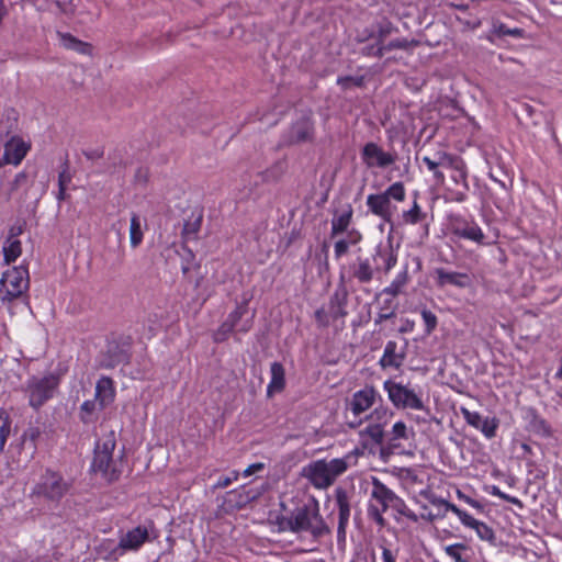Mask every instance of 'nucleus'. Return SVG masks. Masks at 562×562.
Returning <instances> with one entry per match:
<instances>
[{
	"instance_id": "nucleus-1",
	"label": "nucleus",
	"mask_w": 562,
	"mask_h": 562,
	"mask_svg": "<svg viewBox=\"0 0 562 562\" xmlns=\"http://www.w3.org/2000/svg\"><path fill=\"white\" fill-rule=\"evenodd\" d=\"M278 526L281 531L308 532L314 537H319L328 531L319 515L318 503L314 499L295 508L290 516L280 517Z\"/></svg>"
},
{
	"instance_id": "nucleus-2",
	"label": "nucleus",
	"mask_w": 562,
	"mask_h": 562,
	"mask_svg": "<svg viewBox=\"0 0 562 562\" xmlns=\"http://www.w3.org/2000/svg\"><path fill=\"white\" fill-rule=\"evenodd\" d=\"M351 460V456L330 460H316L303 468L302 475L306 477L314 487L327 488L339 475L348 470Z\"/></svg>"
},
{
	"instance_id": "nucleus-3",
	"label": "nucleus",
	"mask_w": 562,
	"mask_h": 562,
	"mask_svg": "<svg viewBox=\"0 0 562 562\" xmlns=\"http://www.w3.org/2000/svg\"><path fill=\"white\" fill-rule=\"evenodd\" d=\"M405 198L406 190L404 184L402 182H394L382 193L369 194L367 196V206L372 214L391 223L393 217L391 200L403 202Z\"/></svg>"
},
{
	"instance_id": "nucleus-4",
	"label": "nucleus",
	"mask_w": 562,
	"mask_h": 562,
	"mask_svg": "<svg viewBox=\"0 0 562 562\" xmlns=\"http://www.w3.org/2000/svg\"><path fill=\"white\" fill-rule=\"evenodd\" d=\"M393 413L383 405L376 406L367 417V426L359 431L363 446H379L384 439V427L389 424Z\"/></svg>"
},
{
	"instance_id": "nucleus-5",
	"label": "nucleus",
	"mask_w": 562,
	"mask_h": 562,
	"mask_svg": "<svg viewBox=\"0 0 562 562\" xmlns=\"http://www.w3.org/2000/svg\"><path fill=\"white\" fill-rule=\"evenodd\" d=\"M29 271L24 266L13 267L0 279V301L11 302L29 289Z\"/></svg>"
},
{
	"instance_id": "nucleus-6",
	"label": "nucleus",
	"mask_w": 562,
	"mask_h": 562,
	"mask_svg": "<svg viewBox=\"0 0 562 562\" xmlns=\"http://www.w3.org/2000/svg\"><path fill=\"white\" fill-rule=\"evenodd\" d=\"M383 389L395 407L414 411L425 409L422 397L414 390L391 380L383 383Z\"/></svg>"
},
{
	"instance_id": "nucleus-7",
	"label": "nucleus",
	"mask_w": 562,
	"mask_h": 562,
	"mask_svg": "<svg viewBox=\"0 0 562 562\" xmlns=\"http://www.w3.org/2000/svg\"><path fill=\"white\" fill-rule=\"evenodd\" d=\"M395 493L384 485L376 477H372V490L370 493L369 516L381 527L385 525L383 513L390 509Z\"/></svg>"
},
{
	"instance_id": "nucleus-8",
	"label": "nucleus",
	"mask_w": 562,
	"mask_h": 562,
	"mask_svg": "<svg viewBox=\"0 0 562 562\" xmlns=\"http://www.w3.org/2000/svg\"><path fill=\"white\" fill-rule=\"evenodd\" d=\"M57 385L58 380L54 375L33 376L26 384L29 404L35 409L40 408L46 401L53 397Z\"/></svg>"
},
{
	"instance_id": "nucleus-9",
	"label": "nucleus",
	"mask_w": 562,
	"mask_h": 562,
	"mask_svg": "<svg viewBox=\"0 0 562 562\" xmlns=\"http://www.w3.org/2000/svg\"><path fill=\"white\" fill-rule=\"evenodd\" d=\"M69 490V484L61 475L46 471L33 488V494L49 501H59Z\"/></svg>"
},
{
	"instance_id": "nucleus-10",
	"label": "nucleus",
	"mask_w": 562,
	"mask_h": 562,
	"mask_svg": "<svg viewBox=\"0 0 562 562\" xmlns=\"http://www.w3.org/2000/svg\"><path fill=\"white\" fill-rule=\"evenodd\" d=\"M361 160L369 169H384L395 162L396 154L385 151L378 144L370 142L361 150Z\"/></svg>"
},
{
	"instance_id": "nucleus-11",
	"label": "nucleus",
	"mask_w": 562,
	"mask_h": 562,
	"mask_svg": "<svg viewBox=\"0 0 562 562\" xmlns=\"http://www.w3.org/2000/svg\"><path fill=\"white\" fill-rule=\"evenodd\" d=\"M378 401H381V395L373 386L366 385L351 395L348 407L355 416H359L371 408Z\"/></svg>"
},
{
	"instance_id": "nucleus-12",
	"label": "nucleus",
	"mask_w": 562,
	"mask_h": 562,
	"mask_svg": "<svg viewBox=\"0 0 562 562\" xmlns=\"http://www.w3.org/2000/svg\"><path fill=\"white\" fill-rule=\"evenodd\" d=\"M31 148V144L25 142L23 138L19 136L11 137L4 144V153L0 158V168L4 165H14L18 166L23 158L26 156Z\"/></svg>"
},
{
	"instance_id": "nucleus-13",
	"label": "nucleus",
	"mask_w": 562,
	"mask_h": 562,
	"mask_svg": "<svg viewBox=\"0 0 562 562\" xmlns=\"http://www.w3.org/2000/svg\"><path fill=\"white\" fill-rule=\"evenodd\" d=\"M434 273L438 288L454 286L457 289H467L473 284L472 276L465 272L449 271L443 268H436Z\"/></svg>"
},
{
	"instance_id": "nucleus-14",
	"label": "nucleus",
	"mask_w": 562,
	"mask_h": 562,
	"mask_svg": "<svg viewBox=\"0 0 562 562\" xmlns=\"http://www.w3.org/2000/svg\"><path fill=\"white\" fill-rule=\"evenodd\" d=\"M461 414L465 422L479 429L486 438H494L498 428V419L496 418H483L477 412H471L468 408L461 407Z\"/></svg>"
},
{
	"instance_id": "nucleus-15",
	"label": "nucleus",
	"mask_w": 562,
	"mask_h": 562,
	"mask_svg": "<svg viewBox=\"0 0 562 562\" xmlns=\"http://www.w3.org/2000/svg\"><path fill=\"white\" fill-rule=\"evenodd\" d=\"M425 473L418 469L401 468L397 471V477L402 486L412 494L419 495V488H428L424 480Z\"/></svg>"
},
{
	"instance_id": "nucleus-16",
	"label": "nucleus",
	"mask_w": 562,
	"mask_h": 562,
	"mask_svg": "<svg viewBox=\"0 0 562 562\" xmlns=\"http://www.w3.org/2000/svg\"><path fill=\"white\" fill-rule=\"evenodd\" d=\"M314 136V124L310 116H302L295 121L286 133V142L297 144L312 140Z\"/></svg>"
},
{
	"instance_id": "nucleus-17",
	"label": "nucleus",
	"mask_w": 562,
	"mask_h": 562,
	"mask_svg": "<svg viewBox=\"0 0 562 562\" xmlns=\"http://www.w3.org/2000/svg\"><path fill=\"white\" fill-rule=\"evenodd\" d=\"M22 225H15L10 228L8 237L5 238L2 246L3 261L5 265H10L21 256L22 244L19 239V236L22 234Z\"/></svg>"
},
{
	"instance_id": "nucleus-18",
	"label": "nucleus",
	"mask_w": 562,
	"mask_h": 562,
	"mask_svg": "<svg viewBox=\"0 0 562 562\" xmlns=\"http://www.w3.org/2000/svg\"><path fill=\"white\" fill-rule=\"evenodd\" d=\"M373 261L376 270L389 272L397 262V252L392 244V239L385 244H379L373 255Z\"/></svg>"
},
{
	"instance_id": "nucleus-19",
	"label": "nucleus",
	"mask_w": 562,
	"mask_h": 562,
	"mask_svg": "<svg viewBox=\"0 0 562 562\" xmlns=\"http://www.w3.org/2000/svg\"><path fill=\"white\" fill-rule=\"evenodd\" d=\"M249 297H244V300L237 303L236 307L228 314L226 321L231 323L235 330L238 333L246 334L252 327V317L241 322L243 317L248 313V303Z\"/></svg>"
},
{
	"instance_id": "nucleus-20",
	"label": "nucleus",
	"mask_w": 562,
	"mask_h": 562,
	"mask_svg": "<svg viewBox=\"0 0 562 562\" xmlns=\"http://www.w3.org/2000/svg\"><path fill=\"white\" fill-rule=\"evenodd\" d=\"M91 468L94 472H100L108 481H114L119 477L112 454L94 451Z\"/></svg>"
},
{
	"instance_id": "nucleus-21",
	"label": "nucleus",
	"mask_w": 562,
	"mask_h": 562,
	"mask_svg": "<svg viewBox=\"0 0 562 562\" xmlns=\"http://www.w3.org/2000/svg\"><path fill=\"white\" fill-rule=\"evenodd\" d=\"M148 530L146 527L137 526L128 530L120 539L123 552L136 551L148 540Z\"/></svg>"
},
{
	"instance_id": "nucleus-22",
	"label": "nucleus",
	"mask_w": 562,
	"mask_h": 562,
	"mask_svg": "<svg viewBox=\"0 0 562 562\" xmlns=\"http://www.w3.org/2000/svg\"><path fill=\"white\" fill-rule=\"evenodd\" d=\"M115 398V387L112 379L102 376L95 384L94 400L98 402L99 409L109 406Z\"/></svg>"
},
{
	"instance_id": "nucleus-23",
	"label": "nucleus",
	"mask_w": 562,
	"mask_h": 562,
	"mask_svg": "<svg viewBox=\"0 0 562 562\" xmlns=\"http://www.w3.org/2000/svg\"><path fill=\"white\" fill-rule=\"evenodd\" d=\"M452 232L460 238L469 239L479 244L483 243L484 239V234L481 227L473 222L469 223L465 221H458L453 224Z\"/></svg>"
},
{
	"instance_id": "nucleus-24",
	"label": "nucleus",
	"mask_w": 562,
	"mask_h": 562,
	"mask_svg": "<svg viewBox=\"0 0 562 562\" xmlns=\"http://www.w3.org/2000/svg\"><path fill=\"white\" fill-rule=\"evenodd\" d=\"M97 555L105 561H117L123 554V549L120 541L116 542L112 539H103L95 547Z\"/></svg>"
},
{
	"instance_id": "nucleus-25",
	"label": "nucleus",
	"mask_w": 562,
	"mask_h": 562,
	"mask_svg": "<svg viewBox=\"0 0 562 562\" xmlns=\"http://www.w3.org/2000/svg\"><path fill=\"white\" fill-rule=\"evenodd\" d=\"M353 210L350 204L345 205L341 210L337 211L331 218V236H336L346 232L351 223Z\"/></svg>"
},
{
	"instance_id": "nucleus-26",
	"label": "nucleus",
	"mask_w": 562,
	"mask_h": 562,
	"mask_svg": "<svg viewBox=\"0 0 562 562\" xmlns=\"http://www.w3.org/2000/svg\"><path fill=\"white\" fill-rule=\"evenodd\" d=\"M271 379L267 386V394L271 396L280 393L285 386V372L280 362H273L270 367Z\"/></svg>"
},
{
	"instance_id": "nucleus-27",
	"label": "nucleus",
	"mask_w": 562,
	"mask_h": 562,
	"mask_svg": "<svg viewBox=\"0 0 562 562\" xmlns=\"http://www.w3.org/2000/svg\"><path fill=\"white\" fill-rule=\"evenodd\" d=\"M57 37L59 44L66 49H71L83 55L91 53V46L88 43L76 38L70 33L57 32Z\"/></svg>"
},
{
	"instance_id": "nucleus-28",
	"label": "nucleus",
	"mask_w": 562,
	"mask_h": 562,
	"mask_svg": "<svg viewBox=\"0 0 562 562\" xmlns=\"http://www.w3.org/2000/svg\"><path fill=\"white\" fill-rule=\"evenodd\" d=\"M397 344L395 341H387L383 355L380 359V364L383 368L392 367L400 368L403 363L404 357L396 352Z\"/></svg>"
},
{
	"instance_id": "nucleus-29",
	"label": "nucleus",
	"mask_w": 562,
	"mask_h": 562,
	"mask_svg": "<svg viewBox=\"0 0 562 562\" xmlns=\"http://www.w3.org/2000/svg\"><path fill=\"white\" fill-rule=\"evenodd\" d=\"M438 164L441 167L452 168L457 172H460V178L463 182L467 180V171L464 162L456 156L447 154L445 151L437 153Z\"/></svg>"
},
{
	"instance_id": "nucleus-30",
	"label": "nucleus",
	"mask_w": 562,
	"mask_h": 562,
	"mask_svg": "<svg viewBox=\"0 0 562 562\" xmlns=\"http://www.w3.org/2000/svg\"><path fill=\"white\" fill-rule=\"evenodd\" d=\"M414 435V430L408 428L402 420L396 422L389 432V442L392 448L398 446V440H407Z\"/></svg>"
},
{
	"instance_id": "nucleus-31",
	"label": "nucleus",
	"mask_w": 562,
	"mask_h": 562,
	"mask_svg": "<svg viewBox=\"0 0 562 562\" xmlns=\"http://www.w3.org/2000/svg\"><path fill=\"white\" fill-rule=\"evenodd\" d=\"M390 509H393L398 516L406 517L414 522L418 521V516L409 509L406 503L396 494L394 495Z\"/></svg>"
},
{
	"instance_id": "nucleus-32",
	"label": "nucleus",
	"mask_w": 562,
	"mask_h": 562,
	"mask_svg": "<svg viewBox=\"0 0 562 562\" xmlns=\"http://www.w3.org/2000/svg\"><path fill=\"white\" fill-rule=\"evenodd\" d=\"M420 205L416 200L413 201L412 207L402 213V222L408 225H415L425 218Z\"/></svg>"
},
{
	"instance_id": "nucleus-33",
	"label": "nucleus",
	"mask_w": 562,
	"mask_h": 562,
	"mask_svg": "<svg viewBox=\"0 0 562 562\" xmlns=\"http://www.w3.org/2000/svg\"><path fill=\"white\" fill-rule=\"evenodd\" d=\"M130 241L133 248L138 247L143 241V229L138 215L133 214L130 225Z\"/></svg>"
},
{
	"instance_id": "nucleus-34",
	"label": "nucleus",
	"mask_w": 562,
	"mask_h": 562,
	"mask_svg": "<svg viewBox=\"0 0 562 562\" xmlns=\"http://www.w3.org/2000/svg\"><path fill=\"white\" fill-rule=\"evenodd\" d=\"M115 446H116L115 432L113 430H111L97 442L94 451L113 456Z\"/></svg>"
},
{
	"instance_id": "nucleus-35",
	"label": "nucleus",
	"mask_w": 562,
	"mask_h": 562,
	"mask_svg": "<svg viewBox=\"0 0 562 562\" xmlns=\"http://www.w3.org/2000/svg\"><path fill=\"white\" fill-rule=\"evenodd\" d=\"M353 276L361 283H368L372 280L373 269L367 259L359 260V263L353 271Z\"/></svg>"
},
{
	"instance_id": "nucleus-36",
	"label": "nucleus",
	"mask_w": 562,
	"mask_h": 562,
	"mask_svg": "<svg viewBox=\"0 0 562 562\" xmlns=\"http://www.w3.org/2000/svg\"><path fill=\"white\" fill-rule=\"evenodd\" d=\"M409 47V42L405 38H397L394 41H391L386 45H381L375 50V55L379 57H382L385 53L392 50V49H407Z\"/></svg>"
},
{
	"instance_id": "nucleus-37",
	"label": "nucleus",
	"mask_w": 562,
	"mask_h": 562,
	"mask_svg": "<svg viewBox=\"0 0 562 562\" xmlns=\"http://www.w3.org/2000/svg\"><path fill=\"white\" fill-rule=\"evenodd\" d=\"M407 282V272H401L396 276V278L391 282L389 286L384 289V293L390 294L392 296H396L401 293L402 288Z\"/></svg>"
},
{
	"instance_id": "nucleus-38",
	"label": "nucleus",
	"mask_w": 562,
	"mask_h": 562,
	"mask_svg": "<svg viewBox=\"0 0 562 562\" xmlns=\"http://www.w3.org/2000/svg\"><path fill=\"white\" fill-rule=\"evenodd\" d=\"M0 419L2 420V424L0 425V450H3L11 432V420L8 414L3 411H0Z\"/></svg>"
},
{
	"instance_id": "nucleus-39",
	"label": "nucleus",
	"mask_w": 562,
	"mask_h": 562,
	"mask_svg": "<svg viewBox=\"0 0 562 562\" xmlns=\"http://www.w3.org/2000/svg\"><path fill=\"white\" fill-rule=\"evenodd\" d=\"M419 495L427 498L434 506L445 507L446 510H450V506H456L454 504L434 495L429 487L419 488Z\"/></svg>"
},
{
	"instance_id": "nucleus-40",
	"label": "nucleus",
	"mask_w": 562,
	"mask_h": 562,
	"mask_svg": "<svg viewBox=\"0 0 562 562\" xmlns=\"http://www.w3.org/2000/svg\"><path fill=\"white\" fill-rule=\"evenodd\" d=\"M450 512H452L454 515L458 516L460 521L468 528L473 529L474 526L477 522V519H475L473 516L468 514L467 512L460 509L458 506H450Z\"/></svg>"
},
{
	"instance_id": "nucleus-41",
	"label": "nucleus",
	"mask_w": 562,
	"mask_h": 562,
	"mask_svg": "<svg viewBox=\"0 0 562 562\" xmlns=\"http://www.w3.org/2000/svg\"><path fill=\"white\" fill-rule=\"evenodd\" d=\"M99 409L98 402L95 400L85 401L80 407L81 411V419L83 423H89L91 420V415Z\"/></svg>"
},
{
	"instance_id": "nucleus-42",
	"label": "nucleus",
	"mask_w": 562,
	"mask_h": 562,
	"mask_svg": "<svg viewBox=\"0 0 562 562\" xmlns=\"http://www.w3.org/2000/svg\"><path fill=\"white\" fill-rule=\"evenodd\" d=\"M234 330V326L225 319L222 325L214 331L213 338L216 342L224 341Z\"/></svg>"
},
{
	"instance_id": "nucleus-43",
	"label": "nucleus",
	"mask_w": 562,
	"mask_h": 562,
	"mask_svg": "<svg viewBox=\"0 0 562 562\" xmlns=\"http://www.w3.org/2000/svg\"><path fill=\"white\" fill-rule=\"evenodd\" d=\"M465 550V546L463 543H454L447 546L445 548V552L448 557H450L454 562H469L464 560L461 555V551Z\"/></svg>"
},
{
	"instance_id": "nucleus-44",
	"label": "nucleus",
	"mask_w": 562,
	"mask_h": 562,
	"mask_svg": "<svg viewBox=\"0 0 562 562\" xmlns=\"http://www.w3.org/2000/svg\"><path fill=\"white\" fill-rule=\"evenodd\" d=\"M423 162L427 166L428 170L431 171L435 176V178L439 181H443L445 176L443 173L438 169L440 164H438V156L436 155L435 158H431L429 156L423 157Z\"/></svg>"
},
{
	"instance_id": "nucleus-45",
	"label": "nucleus",
	"mask_w": 562,
	"mask_h": 562,
	"mask_svg": "<svg viewBox=\"0 0 562 562\" xmlns=\"http://www.w3.org/2000/svg\"><path fill=\"white\" fill-rule=\"evenodd\" d=\"M473 530H475L479 538L485 541H491L494 539V531L490 528L485 522L477 520Z\"/></svg>"
},
{
	"instance_id": "nucleus-46",
	"label": "nucleus",
	"mask_w": 562,
	"mask_h": 562,
	"mask_svg": "<svg viewBox=\"0 0 562 562\" xmlns=\"http://www.w3.org/2000/svg\"><path fill=\"white\" fill-rule=\"evenodd\" d=\"M422 317L426 325V333L431 334L437 326V316L429 310H423Z\"/></svg>"
},
{
	"instance_id": "nucleus-47",
	"label": "nucleus",
	"mask_w": 562,
	"mask_h": 562,
	"mask_svg": "<svg viewBox=\"0 0 562 562\" xmlns=\"http://www.w3.org/2000/svg\"><path fill=\"white\" fill-rule=\"evenodd\" d=\"M41 436V429L38 427H30L24 431L22 439L24 443L30 442L33 449H36V440Z\"/></svg>"
},
{
	"instance_id": "nucleus-48",
	"label": "nucleus",
	"mask_w": 562,
	"mask_h": 562,
	"mask_svg": "<svg viewBox=\"0 0 562 562\" xmlns=\"http://www.w3.org/2000/svg\"><path fill=\"white\" fill-rule=\"evenodd\" d=\"M330 307L334 318L344 317L346 315V311L344 310L342 302L339 296L336 294L330 300Z\"/></svg>"
},
{
	"instance_id": "nucleus-49",
	"label": "nucleus",
	"mask_w": 562,
	"mask_h": 562,
	"mask_svg": "<svg viewBox=\"0 0 562 562\" xmlns=\"http://www.w3.org/2000/svg\"><path fill=\"white\" fill-rule=\"evenodd\" d=\"M339 528H344L346 522L348 521L350 509L348 504L345 501L339 499Z\"/></svg>"
},
{
	"instance_id": "nucleus-50",
	"label": "nucleus",
	"mask_w": 562,
	"mask_h": 562,
	"mask_svg": "<svg viewBox=\"0 0 562 562\" xmlns=\"http://www.w3.org/2000/svg\"><path fill=\"white\" fill-rule=\"evenodd\" d=\"M238 479V472L233 471L231 475L222 476L217 480L214 487L215 488H225L231 485L234 481Z\"/></svg>"
},
{
	"instance_id": "nucleus-51",
	"label": "nucleus",
	"mask_w": 562,
	"mask_h": 562,
	"mask_svg": "<svg viewBox=\"0 0 562 562\" xmlns=\"http://www.w3.org/2000/svg\"><path fill=\"white\" fill-rule=\"evenodd\" d=\"M346 232H347L346 238H342V239L346 240L349 246H355L361 241L362 234L358 229L352 228L349 231L347 229Z\"/></svg>"
},
{
	"instance_id": "nucleus-52",
	"label": "nucleus",
	"mask_w": 562,
	"mask_h": 562,
	"mask_svg": "<svg viewBox=\"0 0 562 562\" xmlns=\"http://www.w3.org/2000/svg\"><path fill=\"white\" fill-rule=\"evenodd\" d=\"M349 245L347 244L346 240L344 239H339L335 243V246H334V254H335V257L337 259H339L341 256H344L345 254L348 252V249H349Z\"/></svg>"
},
{
	"instance_id": "nucleus-53",
	"label": "nucleus",
	"mask_w": 562,
	"mask_h": 562,
	"mask_svg": "<svg viewBox=\"0 0 562 562\" xmlns=\"http://www.w3.org/2000/svg\"><path fill=\"white\" fill-rule=\"evenodd\" d=\"M457 497L460 499V501H463L464 503H467L468 505H470L471 507L473 508H476L479 510H481L483 508L482 504L473 498H471L470 496L465 495L462 491L460 490H457Z\"/></svg>"
},
{
	"instance_id": "nucleus-54",
	"label": "nucleus",
	"mask_w": 562,
	"mask_h": 562,
	"mask_svg": "<svg viewBox=\"0 0 562 562\" xmlns=\"http://www.w3.org/2000/svg\"><path fill=\"white\" fill-rule=\"evenodd\" d=\"M71 181V175L69 171L65 168L63 171L58 175V187L59 188H66Z\"/></svg>"
},
{
	"instance_id": "nucleus-55",
	"label": "nucleus",
	"mask_w": 562,
	"mask_h": 562,
	"mask_svg": "<svg viewBox=\"0 0 562 562\" xmlns=\"http://www.w3.org/2000/svg\"><path fill=\"white\" fill-rule=\"evenodd\" d=\"M315 319L319 326H327L328 325V316L324 308H319L315 312Z\"/></svg>"
},
{
	"instance_id": "nucleus-56",
	"label": "nucleus",
	"mask_w": 562,
	"mask_h": 562,
	"mask_svg": "<svg viewBox=\"0 0 562 562\" xmlns=\"http://www.w3.org/2000/svg\"><path fill=\"white\" fill-rule=\"evenodd\" d=\"M263 463H252L244 470V476H249L263 469Z\"/></svg>"
},
{
	"instance_id": "nucleus-57",
	"label": "nucleus",
	"mask_w": 562,
	"mask_h": 562,
	"mask_svg": "<svg viewBox=\"0 0 562 562\" xmlns=\"http://www.w3.org/2000/svg\"><path fill=\"white\" fill-rule=\"evenodd\" d=\"M499 498L506 501V502H509L518 507H522V503L519 498L515 497V496H510L504 492H501V495H499Z\"/></svg>"
},
{
	"instance_id": "nucleus-58",
	"label": "nucleus",
	"mask_w": 562,
	"mask_h": 562,
	"mask_svg": "<svg viewBox=\"0 0 562 562\" xmlns=\"http://www.w3.org/2000/svg\"><path fill=\"white\" fill-rule=\"evenodd\" d=\"M393 315H394L393 311L382 310L375 318V324H381L383 321L391 318Z\"/></svg>"
},
{
	"instance_id": "nucleus-59",
	"label": "nucleus",
	"mask_w": 562,
	"mask_h": 562,
	"mask_svg": "<svg viewBox=\"0 0 562 562\" xmlns=\"http://www.w3.org/2000/svg\"><path fill=\"white\" fill-rule=\"evenodd\" d=\"M382 562H395V555L385 547L382 549Z\"/></svg>"
},
{
	"instance_id": "nucleus-60",
	"label": "nucleus",
	"mask_w": 562,
	"mask_h": 562,
	"mask_svg": "<svg viewBox=\"0 0 562 562\" xmlns=\"http://www.w3.org/2000/svg\"><path fill=\"white\" fill-rule=\"evenodd\" d=\"M501 32L505 35H512V36H520L521 30L514 29V30H501Z\"/></svg>"
},
{
	"instance_id": "nucleus-61",
	"label": "nucleus",
	"mask_w": 562,
	"mask_h": 562,
	"mask_svg": "<svg viewBox=\"0 0 562 562\" xmlns=\"http://www.w3.org/2000/svg\"><path fill=\"white\" fill-rule=\"evenodd\" d=\"M501 488L498 486L493 485L490 490V493L496 497H499L501 495Z\"/></svg>"
},
{
	"instance_id": "nucleus-62",
	"label": "nucleus",
	"mask_w": 562,
	"mask_h": 562,
	"mask_svg": "<svg viewBox=\"0 0 562 562\" xmlns=\"http://www.w3.org/2000/svg\"><path fill=\"white\" fill-rule=\"evenodd\" d=\"M413 327H414V323L407 321L406 325L403 328H401V331H411V330H413Z\"/></svg>"
},
{
	"instance_id": "nucleus-63",
	"label": "nucleus",
	"mask_w": 562,
	"mask_h": 562,
	"mask_svg": "<svg viewBox=\"0 0 562 562\" xmlns=\"http://www.w3.org/2000/svg\"><path fill=\"white\" fill-rule=\"evenodd\" d=\"M66 188H59V191H58V194H57V199L58 200H64L65 196H66Z\"/></svg>"
},
{
	"instance_id": "nucleus-64",
	"label": "nucleus",
	"mask_w": 562,
	"mask_h": 562,
	"mask_svg": "<svg viewBox=\"0 0 562 562\" xmlns=\"http://www.w3.org/2000/svg\"><path fill=\"white\" fill-rule=\"evenodd\" d=\"M350 81H351L350 78H339L338 79V83L341 85L342 87H347Z\"/></svg>"
}]
</instances>
